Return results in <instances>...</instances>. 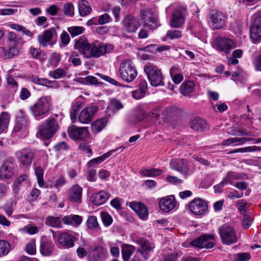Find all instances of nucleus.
<instances>
[{"instance_id": "1", "label": "nucleus", "mask_w": 261, "mask_h": 261, "mask_svg": "<svg viewBox=\"0 0 261 261\" xmlns=\"http://www.w3.org/2000/svg\"><path fill=\"white\" fill-rule=\"evenodd\" d=\"M74 47L86 58H99L106 53H109L114 48L111 44L99 43L98 41L90 44L84 38L76 40Z\"/></svg>"}, {"instance_id": "2", "label": "nucleus", "mask_w": 261, "mask_h": 261, "mask_svg": "<svg viewBox=\"0 0 261 261\" xmlns=\"http://www.w3.org/2000/svg\"><path fill=\"white\" fill-rule=\"evenodd\" d=\"M50 97H43L40 98L35 104L30 107L32 115L36 120H40L45 117L49 111L51 106Z\"/></svg>"}, {"instance_id": "3", "label": "nucleus", "mask_w": 261, "mask_h": 261, "mask_svg": "<svg viewBox=\"0 0 261 261\" xmlns=\"http://www.w3.org/2000/svg\"><path fill=\"white\" fill-rule=\"evenodd\" d=\"M119 71L121 79L127 83L133 82L138 75L132 62L128 59L124 60L121 63Z\"/></svg>"}, {"instance_id": "4", "label": "nucleus", "mask_w": 261, "mask_h": 261, "mask_svg": "<svg viewBox=\"0 0 261 261\" xmlns=\"http://www.w3.org/2000/svg\"><path fill=\"white\" fill-rule=\"evenodd\" d=\"M53 238L56 237L57 243L64 249H70L74 247L77 238L72 234L67 231H59L55 236V231L50 230Z\"/></svg>"}, {"instance_id": "5", "label": "nucleus", "mask_w": 261, "mask_h": 261, "mask_svg": "<svg viewBox=\"0 0 261 261\" xmlns=\"http://www.w3.org/2000/svg\"><path fill=\"white\" fill-rule=\"evenodd\" d=\"M144 71L151 86L156 87L163 85L162 72L156 66L147 64L144 66Z\"/></svg>"}, {"instance_id": "6", "label": "nucleus", "mask_w": 261, "mask_h": 261, "mask_svg": "<svg viewBox=\"0 0 261 261\" xmlns=\"http://www.w3.org/2000/svg\"><path fill=\"white\" fill-rule=\"evenodd\" d=\"M59 125L56 119L54 118H48L45 124L40 126L38 135L44 139L51 138L57 132Z\"/></svg>"}, {"instance_id": "7", "label": "nucleus", "mask_w": 261, "mask_h": 261, "mask_svg": "<svg viewBox=\"0 0 261 261\" xmlns=\"http://www.w3.org/2000/svg\"><path fill=\"white\" fill-rule=\"evenodd\" d=\"M219 230L223 244L230 245L237 242L236 233L231 227L224 225L219 228Z\"/></svg>"}, {"instance_id": "8", "label": "nucleus", "mask_w": 261, "mask_h": 261, "mask_svg": "<svg viewBox=\"0 0 261 261\" xmlns=\"http://www.w3.org/2000/svg\"><path fill=\"white\" fill-rule=\"evenodd\" d=\"M215 238L213 234H203L190 242V245L197 248L211 249L214 245Z\"/></svg>"}, {"instance_id": "9", "label": "nucleus", "mask_w": 261, "mask_h": 261, "mask_svg": "<svg viewBox=\"0 0 261 261\" xmlns=\"http://www.w3.org/2000/svg\"><path fill=\"white\" fill-rule=\"evenodd\" d=\"M29 118L25 112L21 109L17 111L15 115V125L13 128V132L17 133L25 130L29 127Z\"/></svg>"}, {"instance_id": "10", "label": "nucleus", "mask_w": 261, "mask_h": 261, "mask_svg": "<svg viewBox=\"0 0 261 261\" xmlns=\"http://www.w3.org/2000/svg\"><path fill=\"white\" fill-rule=\"evenodd\" d=\"M69 136L74 140H84L89 137V132L87 127H78L74 125L68 128Z\"/></svg>"}, {"instance_id": "11", "label": "nucleus", "mask_w": 261, "mask_h": 261, "mask_svg": "<svg viewBox=\"0 0 261 261\" xmlns=\"http://www.w3.org/2000/svg\"><path fill=\"white\" fill-rule=\"evenodd\" d=\"M141 18L144 25L151 30H155L161 25L158 19L150 10L142 11Z\"/></svg>"}, {"instance_id": "12", "label": "nucleus", "mask_w": 261, "mask_h": 261, "mask_svg": "<svg viewBox=\"0 0 261 261\" xmlns=\"http://www.w3.org/2000/svg\"><path fill=\"white\" fill-rule=\"evenodd\" d=\"M216 45L219 50L228 54L237 47V42L226 37H219L216 40Z\"/></svg>"}, {"instance_id": "13", "label": "nucleus", "mask_w": 261, "mask_h": 261, "mask_svg": "<svg viewBox=\"0 0 261 261\" xmlns=\"http://www.w3.org/2000/svg\"><path fill=\"white\" fill-rule=\"evenodd\" d=\"M189 207L191 212L196 215H202L207 210V203L199 198H195L191 201Z\"/></svg>"}, {"instance_id": "14", "label": "nucleus", "mask_w": 261, "mask_h": 261, "mask_svg": "<svg viewBox=\"0 0 261 261\" xmlns=\"http://www.w3.org/2000/svg\"><path fill=\"white\" fill-rule=\"evenodd\" d=\"M186 9L179 7L172 13L170 24L172 27L178 28L181 27L185 21Z\"/></svg>"}, {"instance_id": "15", "label": "nucleus", "mask_w": 261, "mask_h": 261, "mask_svg": "<svg viewBox=\"0 0 261 261\" xmlns=\"http://www.w3.org/2000/svg\"><path fill=\"white\" fill-rule=\"evenodd\" d=\"M98 111V107L95 106L88 107L84 109L79 116V121L84 124L90 122L93 119L94 116Z\"/></svg>"}, {"instance_id": "16", "label": "nucleus", "mask_w": 261, "mask_h": 261, "mask_svg": "<svg viewBox=\"0 0 261 261\" xmlns=\"http://www.w3.org/2000/svg\"><path fill=\"white\" fill-rule=\"evenodd\" d=\"M210 26L213 29H219L224 24V16L222 14L217 11H211L208 20Z\"/></svg>"}, {"instance_id": "17", "label": "nucleus", "mask_w": 261, "mask_h": 261, "mask_svg": "<svg viewBox=\"0 0 261 261\" xmlns=\"http://www.w3.org/2000/svg\"><path fill=\"white\" fill-rule=\"evenodd\" d=\"M17 158L23 166L31 165L34 158V152L29 148L20 150L16 153Z\"/></svg>"}, {"instance_id": "18", "label": "nucleus", "mask_w": 261, "mask_h": 261, "mask_svg": "<svg viewBox=\"0 0 261 261\" xmlns=\"http://www.w3.org/2000/svg\"><path fill=\"white\" fill-rule=\"evenodd\" d=\"M171 169L176 170L181 174L186 175H189L190 168L187 162L182 159H172L170 163Z\"/></svg>"}, {"instance_id": "19", "label": "nucleus", "mask_w": 261, "mask_h": 261, "mask_svg": "<svg viewBox=\"0 0 261 261\" xmlns=\"http://www.w3.org/2000/svg\"><path fill=\"white\" fill-rule=\"evenodd\" d=\"M108 252L102 246L95 247L90 253L89 258L90 261H105L107 258Z\"/></svg>"}, {"instance_id": "20", "label": "nucleus", "mask_w": 261, "mask_h": 261, "mask_svg": "<svg viewBox=\"0 0 261 261\" xmlns=\"http://www.w3.org/2000/svg\"><path fill=\"white\" fill-rule=\"evenodd\" d=\"M122 23L123 28L128 33L136 32L140 26L139 20L130 15L126 16Z\"/></svg>"}, {"instance_id": "21", "label": "nucleus", "mask_w": 261, "mask_h": 261, "mask_svg": "<svg viewBox=\"0 0 261 261\" xmlns=\"http://www.w3.org/2000/svg\"><path fill=\"white\" fill-rule=\"evenodd\" d=\"M14 164L11 161L5 162L0 167V179L5 180L10 178L14 174Z\"/></svg>"}, {"instance_id": "22", "label": "nucleus", "mask_w": 261, "mask_h": 261, "mask_svg": "<svg viewBox=\"0 0 261 261\" xmlns=\"http://www.w3.org/2000/svg\"><path fill=\"white\" fill-rule=\"evenodd\" d=\"M176 204V200L173 195H169L162 198L159 201L160 209L165 212L172 210Z\"/></svg>"}, {"instance_id": "23", "label": "nucleus", "mask_w": 261, "mask_h": 261, "mask_svg": "<svg viewBox=\"0 0 261 261\" xmlns=\"http://www.w3.org/2000/svg\"><path fill=\"white\" fill-rule=\"evenodd\" d=\"M54 250L53 242L46 238L42 239L40 241L39 251L44 256H50Z\"/></svg>"}, {"instance_id": "24", "label": "nucleus", "mask_w": 261, "mask_h": 261, "mask_svg": "<svg viewBox=\"0 0 261 261\" xmlns=\"http://www.w3.org/2000/svg\"><path fill=\"white\" fill-rule=\"evenodd\" d=\"M109 197V193L105 191H101L92 194L90 199L93 204L99 206L106 203Z\"/></svg>"}, {"instance_id": "25", "label": "nucleus", "mask_w": 261, "mask_h": 261, "mask_svg": "<svg viewBox=\"0 0 261 261\" xmlns=\"http://www.w3.org/2000/svg\"><path fill=\"white\" fill-rule=\"evenodd\" d=\"M129 205L137 213L140 219H145L148 217L147 210L143 203L132 201L129 203Z\"/></svg>"}, {"instance_id": "26", "label": "nucleus", "mask_w": 261, "mask_h": 261, "mask_svg": "<svg viewBox=\"0 0 261 261\" xmlns=\"http://www.w3.org/2000/svg\"><path fill=\"white\" fill-rule=\"evenodd\" d=\"M31 80L34 83L45 86L48 88L57 89L59 87L58 83L56 81H50L47 79L39 78L36 75H32Z\"/></svg>"}, {"instance_id": "27", "label": "nucleus", "mask_w": 261, "mask_h": 261, "mask_svg": "<svg viewBox=\"0 0 261 261\" xmlns=\"http://www.w3.org/2000/svg\"><path fill=\"white\" fill-rule=\"evenodd\" d=\"M83 189L79 186L75 185L70 189L69 193V199L73 202L81 203L82 202V195Z\"/></svg>"}, {"instance_id": "28", "label": "nucleus", "mask_w": 261, "mask_h": 261, "mask_svg": "<svg viewBox=\"0 0 261 261\" xmlns=\"http://www.w3.org/2000/svg\"><path fill=\"white\" fill-rule=\"evenodd\" d=\"M123 148V147L122 146L119 148H117L114 149H112L105 153H104L102 155L97 157L96 158H94L90 161L88 162L87 165L91 167L95 165H99L101 162H102L103 161H105L106 159L109 158L110 155L112 154L113 153L115 152V151H117L119 149Z\"/></svg>"}, {"instance_id": "29", "label": "nucleus", "mask_w": 261, "mask_h": 261, "mask_svg": "<svg viewBox=\"0 0 261 261\" xmlns=\"http://www.w3.org/2000/svg\"><path fill=\"white\" fill-rule=\"evenodd\" d=\"M78 10L80 15L84 17L91 13L92 8L87 0H79L78 2Z\"/></svg>"}, {"instance_id": "30", "label": "nucleus", "mask_w": 261, "mask_h": 261, "mask_svg": "<svg viewBox=\"0 0 261 261\" xmlns=\"http://www.w3.org/2000/svg\"><path fill=\"white\" fill-rule=\"evenodd\" d=\"M108 119L106 117L97 119L91 124V129L95 133H98L101 132L107 125Z\"/></svg>"}, {"instance_id": "31", "label": "nucleus", "mask_w": 261, "mask_h": 261, "mask_svg": "<svg viewBox=\"0 0 261 261\" xmlns=\"http://www.w3.org/2000/svg\"><path fill=\"white\" fill-rule=\"evenodd\" d=\"M192 129L196 131H202L206 127V123L205 121L199 117L194 118L190 123Z\"/></svg>"}, {"instance_id": "32", "label": "nucleus", "mask_w": 261, "mask_h": 261, "mask_svg": "<svg viewBox=\"0 0 261 261\" xmlns=\"http://www.w3.org/2000/svg\"><path fill=\"white\" fill-rule=\"evenodd\" d=\"M53 37V32L50 30L44 32L43 34H39L38 36V41L40 45L46 47L51 40Z\"/></svg>"}, {"instance_id": "33", "label": "nucleus", "mask_w": 261, "mask_h": 261, "mask_svg": "<svg viewBox=\"0 0 261 261\" xmlns=\"http://www.w3.org/2000/svg\"><path fill=\"white\" fill-rule=\"evenodd\" d=\"M170 74L173 82L176 84H179L183 80V75L178 66L172 67L170 69Z\"/></svg>"}, {"instance_id": "34", "label": "nucleus", "mask_w": 261, "mask_h": 261, "mask_svg": "<svg viewBox=\"0 0 261 261\" xmlns=\"http://www.w3.org/2000/svg\"><path fill=\"white\" fill-rule=\"evenodd\" d=\"M29 53L32 57L40 61H43L46 59L47 56L46 54L42 51L40 48H35L31 46L29 50Z\"/></svg>"}, {"instance_id": "35", "label": "nucleus", "mask_w": 261, "mask_h": 261, "mask_svg": "<svg viewBox=\"0 0 261 261\" xmlns=\"http://www.w3.org/2000/svg\"><path fill=\"white\" fill-rule=\"evenodd\" d=\"M63 222L68 225H70L74 223L77 225H80L82 222V218L80 215H70L65 216L63 218Z\"/></svg>"}, {"instance_id": "36", "label": "nucleus", "mask_w": 261, "mask_h": 261, "mask_svg": "<svg viewBox=\"0 0 261 261\" xmlns=\"http://www.w3.org/2000/svg\"><path fill=\"white\" fill-rule=\"evenodd\" d=\"M243 174L231 171L228 172L223 178L227 184L232 185L234 180L243 179Z\"/></svg>"}, {"instance_id": "37", "label": "nucleus", "mask_w": 261, "mask_h": 261, "mask_svg": "<svg viewBox=\"0 0 261 261\" xmlns=\"http://www.w3.org/2000/svg\"><path fill=\"white\" fill-rule=\"evenodd\" d=\"M195 86L194 83L192 81H187L183 83L180 87L181 93L185 96H189L193 91Z\"/></svg>"}, {"instance_id": "38", "label": "nucleus", "mask_w": 261, "mask_h": 261, "mask_svg": "<svg viewBox=\"0 0 261 261\" xmlns=\"http://www.w3.org/2000/svg\"><path fill=\"white\" fill-rule=\"evenodd\" d=\"M140 174L145 177H156L162 174L163 171L161 169L156 168L144 169L140 171Z\"/></svg>"}, {"instance_id": "39", "label": "nucleus", "mask_w": 261, "mask_h": 261, "mask_svg": "<svg viewBox=\"0 0 261 261\" xmlns=\"http://www.w3.org/2000/svg\"><path fill=\"white\" fill-rule=\"evenodd\" d=\"M139 244L140 245L141 249L138 250L143 251V255H144L145 259H147V257L146 256V254L151 251L154 247L148 241L145 240H140L139 241Z\"/></svg>"}, {"instance_id": "40", "label": "nucleus", "mask_w": 261, "mask_h": 261, "mask_svg": "<svg viewBox=\"0 0 261 261\" xmlns=\"http://www.w3.org/2000/svg\"><path fill=\"white\" fill-rule=\"evenodd\" d=\"M10 121V115L7 112L0 114V133L4 132L8 127Z\"/></svg>"}, {"instance_id": "41", "label": "nucleus", "mask_w": 261, "mask_h": 261, "mask_svg": "<svg viewBox=\"0 0 261 261\" xmlns=\"http://www.w3.org/2000/svg\"><path fill=\"white\" fill-rule=\"evenodd\" d=\"M45 224L51 227L61 228V221L60 217L48 216L45 220Z\"/></svg>"}, {"instance_id": "42", "label": "nucleus", "mask_w": 261, "mask_h": 261, "mask_svg": "<svg viewBox=\"0 0 261 261\" xmlns=\"http://www.w3.org/2000/svg\"><path fill=\"white\" fill-rule=\"evenodd\" d=\"M135 250L134 246L129 245H125L122 249V258L124 261H128Z\"/></svg>"}, {"instance_id": "43", "label": "nucleus", "mask_w": 261, "mask_h": 261, "mask_svg": "<svg viewBox=\"0 0 261 261\" xmlns=\"http://www.w3.org/2000/svg\"><path fill=\"white\" fill-rule=\"evenodd\" d=\"M250 38L254 43H256L261 41V29L252 26L250 28Z\"/></svg>"}, {"instance_id": "44", "label": "nucleus", "mask_w": 261, "mask_h": 261, "mask_svg": "<svg viewBox=\"0 0 261 261\" xmlns=\"http://www.w3.org/2000/svg\"><path fill=\"white\" fill-rule=\"evenodd\" d=\"M63 14L68 17H73L74 15V6L71 2H67L63 5Z\"/></svg>"}, {"instance_id": "45", "label": "nucleus", "mask_w": 261, "mask_h": 261, "mask_svg": "<svg viewBox=\"0 0 261 261\" xmlns=\"http://www.w3.org/2000/svg\"><path fill=\"white\" fill-rule=\"evenodd\" d=\"M260 150H261V147L256 146H247V147H245L236 149L234 150L231 151L229 153H238V152L245 153V152H254V151H260Z\"/></svg>"}, {"instance_id": "46", "label": "nucleus", "mask_w": 261, "mask_h": 261, "mask_svg": "<svg viewBox=\"0 0 261 261\" xmlns=\"http://www.w3.org/2000/svg\"><path fill=\"white\" fill-rule=\"evenodd\" d=\"M7 88L11 90L12 93H15L18 87V83L15 79L11 76L7 78Z\"/></svg>"}, {"instance_id": "47", "label": "nucleus", "mask_w": 261, "mask_h": 261, "mask_svg": "<svg viewBox=\"0 0 261 261\" xmlns=\"http://www.w3.org/2000/svg\"><path fill=\"white\" fill-rule=\"evenodd\" d=\"M67 31L70 35L73 37L82 34L85 31V28L81 26H72L68 27Z\"/></svg>"}, {"instance_id": "48", "label": "nucleus", "mask_w": 261, "mask_h": 261, "mask_svg": "<svg viewBox=\"0 0 261 261\" xmlns=\"http://www.w3.org/2000/svg\"><path fill=\"white\" fill-rule=\"evenodd\" d=\"M10 245L5 240H0V257L7 255L10 250Z\"/></svg>"}, {"instance_id": "49", "label": "nucleus", "mask_w": 261, "mask_h": 261, "mask_svg": "<svg viewBox=\"0 0 261 261\" xmlns=\"http://www.w3.org/2000/svg\"><path fill=\"white\" fill-rule=\"evenodd\" d=\"M48 75L55 79H58L65 77L66 75V72L63 69L58 68L54 71H49Z\"/></svg>"}, {"instance_id": "50", "label": "nucleus", "mask_w": 261, "mask_h": 261, "mask_svg": "<svg viewBox=\"0 0 261 261\" xmlns=\"http://www.w3.org/2000/svg\"><path fill=\"white\" fill-rule=\"evenodd\" d=\"M81 108V105L77 102L73 105L71 108L70 117L72 122H75L76 120V115Z\"/></svg>"}, {"instance_id": "51", "label": "nucleus", "mask_w": 261, "mask_h": 261, "mask_svg": "<svg viewBox=\"0 0 261 261\" xmlns=\"http://www.w3.org/2000/svg\"><path fill=\"white\" fill-rule=\"evenodd\" d=\"M35 174L37 178L38 184L40 187H43V170L40 167H37L35 169Z\"/></svg>"}, {"instance_id": "52", "label": "nucleus", "mask_w": 261, "mask_h": 261, "mask_svg": "<svg viewBox=\"0 0 261 261\" xmlns=\"http://www.w3.org/2000/svg\"><path fill=\"white\" fill-rule=\"evenodd\" d=\"M19 53V49L16 46H12L6 51L4 57L6 59L12 58L17 55Z\"/></svg>"}, {"instance_id": "53", "label": "nucleus", "mask_w": 261, "mask_h": 261, "mask_svg": "<svg viewBox=\"0 0 261 261\" xmlns=\"http://www.w3.org/2000/svg\"><path fill=\"white\" fill-rule=\"evenodd\" d=\"M7 38L8 40L9 41L13 42L15 45H19L21 43V38L17 36L14 32H9Z\"/></svg>"}, {"instance_id": "54", "label": "nucleus", "mask_w": 261, "mask_h": 261, "mask_svg": "<svg viewBox=\"0 0 261 261\" xmlns=\"http://www.w3.org/2000/svg\"><path fill=\"white\" fill-rule=\"evenodd\" d=\"M87 225L89 229H94L98 227V223L96 216H90L87 221Z\"/></svg>"}, {"instance_id": "55", "label": "nucleus", "mask_w": 261, "mask_h": 261, "mask_svg": "<svg viewBox=\"0 0 261 261\" xmlns=\"http://www.w3.org/2000/svg\"><path fill=\"white\" fill-rule=\"evenodd\" d=\"M251 258V255L248 252L238 253L235 255L234 261H248Z\"/></svg>"}, {"instance_id": "56", "label": "nucleus", "mask_w": 261, "mask_h": 261, "mask_svg": "<svg viewBox=\"0 0 261 261\" xmlns=\"http://www.w3.org/2000/svg\"><path fill=\"white\" fill-rule=\"evenodd\" d=\"M101 217L105 226H108L112 224L113 222L112 218L108 213L101 212Z\"/></svg>"}, {"instance_id": "57", "label": "nucleus", "mask_w": 261, "mask_h": 261, "mask_svg": "<svg viewBox=\"0 0 261 261\" xmlns=\"http://www.w3.org/2000/svg\"><path fill=\"white\" fill-rule=\"evenodd\" d=\"M61 60V56L57 53L53 54L48 60L49 64L53 66H57Z\"/></svg>"}, {"instance_id": "58", "label": "nucleus", "mask_w": 261, "mask_h": 261, "mask_svg": "<svg viewBox=\"0 0 261 261\" xmlns=\"http://www.w3.org/2000/svg\"><path fill=\"white\" fill-rule=\"evenodd\" d=\"M27 175L25 174H21L15 180L13 183V186L14 187V191L15 193L17 192L19 186L22 181L27 179Z\"/></svg>"}, {"instance_id": "59", "label": "nucleus", "mask_w": 261, "mask_h": 261, "mask_svg": "<svg viewBox=\"0 0 261 261\" xmlns=\"http://www.w3.org/2000/svg\"><path fill=\"white\" fill-rule=\"evenodd\" d=\"M247 201L244 199L238 200L236 202V206L238 207L239 211L241 214H245L247 211Z\"/></svg>"}, {"instance_id": "60", "label": "nucleus", "mask_w": 261, "mask_h": 261, "mask_svg": "<svg viewBox=\"0 0 261 261\" xmlns=\"http://www.w3.org/2000/svg\"><path fill=\"white\" fill-rule=\"evenodd\" d=\"M166 35L170 39H174L180 38L182 34L181 32L178 30H169Z\"/></svg>"}, {"instance_id": "61", "label": "nucleus", "mask_w": 261, "mask_h": 261, "mask_svg": "<svg viewBox=\"0 0 261 261\" xmlns=\"http://www.w3.org/2000/svg\"><path fill=\"white\" fill-rule=\"evenodd\" d=\"M98 24H104L108 23L112 21V18L110 16L107 14L105 13L100 15L97 19Z\"/></svg>"}, {"instance_id": "62", "label": "nucleus", "mask_w": 261, "mask_h": 261, "mask_svg": "<svg viewBox=\"0 0 261 261\" xmlns=\"http://www.w3.org/2000/svg\"><path fill=\"white\" fill-rule=\"evenodd\" d=\"M27 252L30 254L33 255L36 253V245L34 241H30L25 247Z\"/></svg>"}, {"instance_id": "63", "label": "nucleus", "mask_w": 261, "mask_h": 261, "mask_svg": "<svg viewBox=\"0 0 261 261\" xmlns=\"http://www.w3.org/2000/svg\"><path fill=\"white\" fill-rule=\"evenodd\" d=\"M59 10V7L56 5H51L45 10L46 12L51 16L57 15Z\"/></svg>"}, {"instance_id": "64", "label": "nucleus", "mask_w": 261, "mask_h": 261, "mask_svg": "<svg viewBox=\"0 0 261 261\" xmlns=\"http://www.w3.org/2000/svg\"><path fill=\"white\" fill-rule=\"evenodd\" d=\"M178 257L177 253H171L165 255L163 256V261H176Z\"/></svg>"}]
</instances>
